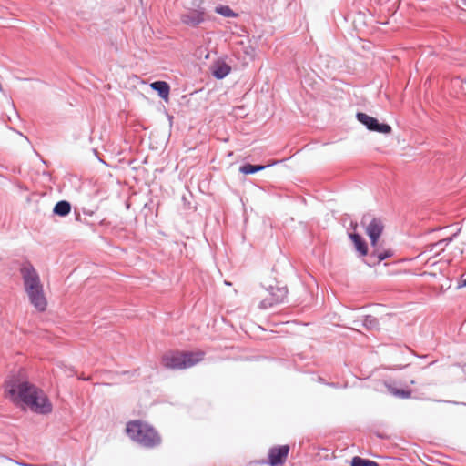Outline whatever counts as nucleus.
Listing matches in <instances>:
<instances>
[{"instance_id":"obj_21","label":"nucleus","mask_w":466,"mask_h":466,"mask_svg":"<svg viewBox=\"0 0 466 466\" xmlns=\"http://www.w3.org/2000/svg\"><path fill=\"white\" fill-rule=\"evenodd\" d=\"M392 255H393V252L391 250H384L381 252L378 250V255H377V258L375 261L380 263L384 259L392 257Z\"/></svg>"},{"instance_id":"obj_14","label":"nucleus","mask_w":466,"mask_h":466,"mask_svg":"<svg viewBox=\"0 0 466 466\" xmlns=\"http://www.w3.org/2000/svg\"><path fill=\"white\" fill-rule=\"evenodd\" d=\"M70 211L71 204L66 200L58 201L53 208V213L59 217H66L70 213Z\"/></svg>"},{"instance_id":"obj_16","label":"nucleus","mask_w":466,"mask_h":466,"mask_svg":"<svg viewBox=\"0 0 466 466\" xmlns=\"http://www.w3.org/2000/svg\"><path fill=\"white\" fill-rule=\"evenodd\" d=\"M269 166L270 165H253L250 163H247L240 167L239 171L244 175H252L265 169L267 167Z\"/></svg>"},{"instance_id":"obj_12","label":"nucleus","mask_w":466,"mask_h":466,"mask_svg":"<svg viewBox=\"0 0 466 466\" xmlns=\"http://www.w3.org/2000/svg\"><path fill=\"white\" fill-rule=\"evenodd\" d=\"M151 88L157 93L160 98L168 100L170 86L165 81H155L150 84Z\"/></svg>"},{"instance_id":"obj_18","label":"nucleus","mask_w":466,"mask_h":466,"mask_svg":"<svg viewBox=\"0 0 466 466\" xmlns=\"http://www.w3.org/2000/svg\"><path fill=\"white\" fill-rule=\"evenodd\" d=\"M351 466H379L376 461L355 456L351 460Z\"/></svg>"},{"instance_id":"obj_4","label":"nucleus","mask_w":466,"mask_h":466,"mask_svg":"<svg viewBox=\"0 0 466 466\" xmlns=\"http://www.w3.org/2000/svg\"><path fill=\"white\" fill-rule=\"evenodd\" d=\"M203 352L171 351L162 357V364L167 369L180 370L190 368L203 360Z\"/></svg>"},{"instance_id":"obj_8","label":"nucleus","mask_w":466,"mask_h":466,"mask_svg":"<svg viewBox=\"0 0 466 466\" xmlns=\"http://www.w3.org/2000/svg\"><path fill=\"white\" fill-rule=\"evenodd\" d=\"M28 407L32 411L37 414L46 415L52 412V403L46 393L42 390H38V393L34 395Z\"/></svg>"},{"instance_id":"obj_1","label":"nucleus","mask_w":466,"mask_h":466,"mask_svg":"<svg viewBox=\"0 0 466 466\" xmlns=\"http://www.w3.org/2000/svg\"><path fill=\"white\" fill-rule=\"evenodd\" d=\"M20 272L30 303L38 311H45L47 307V301L37 271L30 262H25L20 268Z\"/></svg>"},{"instance_id":"obj_13","label":"nucleus","mask_w":466,"mask_h":466,"mask_svg":"<svg viewBox=\"0 0 466 466\" xmlns=\"http://www.w3.org/2000/svg\"><path fill=\"white\" fill-rule=\"evenodd\" d=\"M349 236L360 256L363 257L368 255V245L363 238L358 233H350Z\"/></svg>"},{"instance_id":"obj_10","label":"nucleus","mask_w":466,"mask_h":466,"mask_svg":"<svg viewBox=\"0 0 466 466\" xmlns=\"http://www.w3.org/2000/svg\"><path fill=\"white\" fill-rule=\"evenodd\" d=\"M180 19L184 25L197 27L205 21V12L191 9L188 12L182 14Z\"/></svg>"},{"instance_id":"obj_15","label":"nucleus","mask_w":466,"mask_h":466,"mask_svg":"<svg viewBox=\"0 0 466 466\" xmlns=\"http://www.w3.org/2000/svg\"><path fill=\"white\" fill-rule=\"evenodd\" d=\"M387 390L389 393L399 399H409L411 397L412 394L411 390L398 389L392 385H387Z\"/></svg>"},{"instance_id":"obj_27","label":"nucleus","mask_w":466,"mask_h":466,"mask_svg":"<svg viewBox=\"0 0 466 466\" xmlns=\"http://www.w3.org/2000/svg\"><path fill=\"white\" fill-rule=\"evenodd\" d=\"M464 4L466 5V0H464Z\"/></svg>"},{"instance_id":"obj_17","label":"nucleus","mask_w":466,"mask_h":466,"mask_svg":"<svg viewBox=\"0 0 466 466\" xmlns=\"http://www.w3.org/2000/svg\"><path fill=\"white\" fill-rule=\"evenodd\" d=\"M362 325L369 330L377 329L379 328V320L371 315H366L362 320Z\"/></svg>"},{"instance_id":"obj_24","label":"nucleus","mask_w":466,"mask_h":466,"mask_svg":"<svg viewBox=\"0 0 466 466\" xmlns=\"http://www.w3.org/2000/svg\"><path fill=\"white\" fill-rule=\"evenodd\" d=\"M83 213L85 215H87V216H93L95 214V211L94 210H90V209H86V208H83Z\"/></svg>"},{"instance_id":"obj_19","label":"nucleus","mask_w":466,"mask_h":466,"mask_svg":"<svg viewBox=\"0 0 466 466\" xmlns=\"http://www.w3.org/2000/svg\"><path fill=\"white\" fill-rule=\"evenodd\" d=\"M215 12L224 17H236L238 15L228 5H218L215 8Z\"/></svg>"},{"instance_id":"obj_20","label":"nucleus","mask_w":466,"mask_h":466,"mask_svg":"<svg viewBox=\"0 0 466 466\" xmlns=\"http://www.w3.org/2000/svg\"><path fill=\"white\" fill-rule=\"evenodd\" d=\"M377 255H378V246L375 248H373V250L370 254L367 255L368 256V258L366 261L367 265H369L370 267H374L376 265H379L380 262L375 261L377 258Z\"/></svg>"},{"instance_id":"obj_2","label":"nucleus","mask_w":466,"mask_h":466,"mask_svg":"<svg viewBox=\"0 0 466 466\" xmlns=\"http://www.w3.org/2000/svg\"><path fill=\"white\" fill-rule=\"evenodd\" d=\"M126 432L134 442L146 449H155L162 442L159 432L151 424L141 420L128 421Z\"/></svg>"},{"instance_id":"obj_23","label":"nucleus","mask_w":466,"mask_h":466,"mask_svg":"<svg viewBox=\"0 0 466 466\" xmlns=\"http://www.w3.org/2000/svg\"><path fill=\"white\" fill-rule=\"evenodd\" d=\"M455 236H456V234H454V235H453V236H451V237H448V238H443V239H441V240L438 241V242L436 243V246H441V245H445V246H447V245H449V244L453 240V238H454Z\"/></svg>"},{"instance_id":"obj_22","label":"nucleus","mask_w":466,"mask_h":466,"mask_svg":"<svg viewBox=\"0 0 466 466\" xmlns=\"http://www.w3.org/2000/svg\"><path fill=\"white\" fill-rule=\"evenodd\" d=\"M63 369H64V373L67 377H73L74 375L76 374V370L72 366H64Z\"/></svg>"},{"instance_id":"obj_28","label":"nucleus","mask_w":466,"mask_h":466,"mask_svg":"<svg viewBox=\"0 0 466 466\" xmlns=\"http://www.w3.org/2000/svg\"><path fill=\"white\" fill-rule=\"evenodd\" d=\"M464 83L466 84V79L464 80Z\"/></svg>"},{"instance_id":"obj_6","label":"nucleus","mask_w":466,"mask_h":466,"mask_svg":"<svg viewBox=\"0 0 466 466\" xmlns=\"http://www.w3.org/2000/svg\"><path fill=\"white\" fill-rule=\"evenodd\" d=\"M370 218L369 214L364 215L361 219V224L365 227L366 234L368 235L372 248L378 246V241L384 229V224L380 218H371L369 223L367 220Z\"/></svg>"},{"instance_id":"obj_25","label":"nucleus","mask_w":466,"mask_h":466,"mask_svg":"<svg viewBox=\"0 0 466 466\" xmlns=\"http://www.w3.org/2000/svg\"><path fill=\"white\" fill-rule=\"evenodd\" d=\"M78 379L82 380H89L90 378L89 377L86 378L84 376H80V377H78Z\"/></svg>"},{"instance_id":"obj_11","label":"nucleus","mask_w":466,"mask_h":466,"mask_svg":"<svg viewBox=\"0 0 466 466\" xmlns=\"http://www.w3.org/2000/svg\"><path fill=\"white\" fill-rule=\"evenodd\" d=\"M230 72L231 66L224 61H217L211 66V74L218 80L225 78Z\"/></svg>"},{"instance_id":"obj_9","label":"nucleus","mask_w":466,"mask_h":466,"mask_svg":"<svg viewBox=\"0 0 466 466\" xmlns=\"http://www.w3.org/2000/svg\"><path fill=\"white\" fill-rule=\"evenodd\" d=\"M356 117L359 122L364 125L368 130L381 134L391 132V127L386 123H380L377 118L370 116L363 112H358Z\"/></svg>"},{"instance_id":"obj_3","label":"nucleus","mask_w":466,"mask_h":466,"mask_svg":"<svg viewBox=\"0 0 466 466\" xmlns=\"http://www.w3.org/2000/svg\"><path fill=\"white\" fill-rule=\"evenodd\" d=\"M38 388L25 380L23 370L11 374L5 381V391L12 400H20L26 406L29 405L34 395L38 393Z\"/></svg>"},{"instance_id":"obj_5","label":"nucleus","mask_w":466,"mask_h":466,"mask_svg":"<svg viewBox=\"0 0 466 466\" xmlns=\"http://www.w3.org/2000/svg\"><path fill=\"white\" fill-rule=\"evenodd\" d=\"M261 286L268 292L269 296L260 301L259 309H267L285 302L289 293L286 285H280L279 281L274 280V283L263 282Z\"/></svg>"},{"instance_id":"obj_26","label":"nucleus","mask_w":466,"mask_h":466,"mask_svg":"<svg viewBox=\"0 0 466 466\" xmlns=\"http://www.w3.org/2000/svg\"><path fill=\"white\" fill-rule=\"evenodd\" d=\"M466 286V279L462 281V284L460 287Z\"/></svg>"},{"instance_id":"obj_7","label":"nucleus","mask_w":466,"mask_h":466,"mask_svg":"<svg viewBox=\"0 0 466 466\" xmlns=\"http://www.w3.org/2000/svg\"><path fill=\"white\" fill-rule=\"evenodd\" d=\"M290 447L288 444L275 445L269 448L268 458L260 463L269 466H283L289 457Z\"/></svg>"}]
</instances>
